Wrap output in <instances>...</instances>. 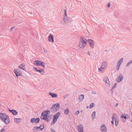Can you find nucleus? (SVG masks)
Here are the masks:
<instances>
[{"label": "nucleus", "mask_w": 132, "mask_h": 132, "mask_svg": "<svg viewBox=\"0 0 132 132\" xmlns=\"http://www.w3.org/2000/svg\"><path fill=\"white\" fill-rule=\"evenodd\" d=\"M18 97L19 98H20V96H18Z\"/></svg>", "instance_id": "e2e57ef3"}, {"label": "nucleus", "mask_w": 132, "mask_h": 132, "mask_svg": "<svg viewBox=\"0 0 132 132\" xmlns=\"http://www.w3.org/2000/svg\"><path fill=\"white\" fill-rule=\"evenodd\" d=\"M131 122H132V119L131 120Z\"/></svg>", "instance_id": "0e129e2a"}, {"label": "nucleus", "mask_w": 132, "mask_h": 132, "mask_svg": "<svg viewBox=\"0 0 132 132\" xmlns=\"http://www.w3.org/2000/svg\"><path fill=\"white\" fill-rule=\"evenodd\" d=\"M116 117V116L115 113L113 114V116L112 117V120H114V119H115V117Z\"/></svg>", "instance_id": "c85d7f7f"}, {"label": "nucleus", "mask_w": 132, "mask_h": 132, "mask_svg": "<svg viewBox=\"0 0 132 132\" xmlns=\"http://www.w3.org/2000/svg\"><path fill=\"white\" fill-rule=\"evenodd\" d=\"M43 62L39 60H36L34 62V65L37 66H41Z\"/></svg>", "instance_id": "1a4fd4ad"}, {"label": "nucleus", "mask_w": 132, "mask_h": 132, "mask_svg": "<svg viewBox=\"0 0 132 132\" xmlns=\"http://www.w3.org/2000/svg\"><path fill=\"white\" fill-rule=\"evenodd\" d=\"M40 129V128L39 127H34L33 129H32V130L34 131H34V130L36 129Z\"/></svg>", "instance_id": "7c9ffc66"}, {"label": "nucleus", "mask_w": 132, "mask_h": 132, "mask_svg": "<svg viewBox=\"0 0 132 132\" xmlns=\"http://www.w3.org/2000/svg\"><path fill=\"white\" fill-rule=\"evenodd\" d=\"M64 113L65 114H66V109L64 110Z\"/></svg>", "instance_id": "603ef678"}, {"label": "nucleus", "mask_w": 132, "mask_h": 132, "mask_svg": "<svg viewBox=\"0 0 132 132\" xmlns=\"http://www.w3.org/2000/svg\"><path fill=\"white\" fill-rule=\"evenodd\" d=\"M81 40L79 42V46L80 48L83 49L86 45L87 41L85 38L81 37Z\"/></svg>", "instance_id": "f03ea898"}, {"label": "nucleus", "mask_w": 132, "mask_h": 132, "mask_svg": "<svg viewBox=\"0 0 132 132\" xmlns=\"http://www.w3.org/2000/svg\"><path fill=\"white\" fill-rule=\"evenodd\" d=\"M72 21L71 18L67 16V23H70Z\"/></svg>", "instance_id": "412c9836"}, {"label": "nucleus", "mask_w": 132, "mask_h": 132, "mask_svg": "<svg viewBox=\"0 0 132 132\" xmlns=\"http://www.w3.org/2000/svg\"><path fill=\"white\" fill-rule=\"evenodd\" d=\"M120 65H119L117 64L116 66V70L117 71H118L119 70Z\"/></svg>", "instance_id": "2f4dec72"}, {"label": "nucleus", "mask_w": 132, "mask_h": 132, "mask_svg": "<svg viewBox=\"0 0 132 132\" xmlns=\"http://www.w3.org/2000/svg\"><path fill=\"white\" fill-rule=\"evenodd\" d=\"M118 103H117L116 105H115V106H118Z\"/></svg>", "instance_id": "4d7b16f0"}, {"label": "nucleus", "mask_w": 132, "mask_h": 132, "mask_svg": "<svg viewBox=\"0 0 132 132\" xmlns=\"http://www.w3.org/2000/svg\"><path fill=\"white\" fill-rule=\"evenodd\" d=\"M96 114V112L95 111H94L92 115V116L93 117V118H95V116Z\"/></svg>", "instance_id": "cd10ccee"}, {"label": "nucleus", "mask_w": 132, "mask_h": 132, "mask_svg": "<svg viewBox=\"0 0 132 132\" xmlns=\"http://www.w3.org/2000/svg\"><path fill=\"white\" fill-rule=\"evenodd\" d=\"M25 67V64L24 63H23L21 64L19 66L18 68H21L23 70H25L26 68Z\"/></svg>", "instance_id": "a211bd4d"}, {"label": "nucleus", "mask_w": 132, "mask_h": 132, "mask_svg": "<svg viewBox=\"0 0 132 132\" xmlns=\"http://www.w3.org/2000/svg\"><path fill=\"white\" fill-rule=\"evenodd\" d=\"M61 114L59 112H57L54 116L53 121L51 123V125H54L57 121V120L59 118Z\"/></svg>", "instance_id": "20e7f679"}, {"label": "nucleus", "mask_w": 132, "mask_h": 132, "mask_svg": "<svg viewBox=\"0 0 132 132\" xmlns=\"http://www.w3.org/2000/svg\"><path fill=\"white\" fill-rule=\"evenodd\" d=\"M114 120L115 122V125L116 127H117L118 125L119 120L118 119H115Z\"/></svg>", "instance_id": "393cba45"}, {"label": "nucleus", "mask_w": 132, "mask_h": 132, "mask_svg": "<svg viewBox=\"0 0 132 132\" xmlns=\"http://www.w3.org/2000/svg\"><path fill=\"white\" fill-rule=\"evenodd\" d=\"M77 129L78 132H84V127L82 124H80L77 126Z\"/></svg>", "instance_id": "6e6552de"}, {"label": "nucleus", "mask_w": 132, "mask_h": 132, "mask_svg": "<svg viewBox=\"0 0 132 132\" xmlns=\"http://www.w3.org/2000/svg\"><path fill=\"white\" fill-rule=\"evenodd\" d=\"M103 80L104 82L107 83L106 86H109L110 85L108 77H105Z\"/></svg>", "instance_id": "2eb2a0df"}, {"label": "nucleus", "mask_w": 132, "mask_h": 132, "mask_svg": "<svg viewBox=\"0 0 132 132\" xmlns=\"http://www.w3.org/2000/svg\"><path fill=\"white\" fill-rule=\"evenodd\" d=\"M113 89H112V88L110 89V90L111 91H112V92H113V91H112V90H113Z\"/></svg>", "instance_id": "13d9d810"}, {"label": "nucleus", "mask_w": 132, "mask_h": 132, "mask_svg": "<svg viewBox=\"0 0 132 132\" xmlns=\"http://www.w3.org/2000/svg\"><path fill=\"white\" fill-rule=\"evenodd\" d=\"M43 49L44 50V52L45 53H47V50H45V48H43Z\"/></svg>", "instance_id": "c03bdc74"}, {"label": "nucleus", "mask_w": 132, "mask_h": 132, "mask_svg": "<svg viewBox=\"0 0 132 132\" xmlns=\"http://www.w3.org/2000/svg\"><path fill=\"white\" fill-rule=\"evenodd\" d=\"M110 3L109 2L107 6L108 7H110Z\"/></svg>", "instance_id": "a19ab883"}, {"label": "nucleus", "mask_w": 132, "mask_h": 132, "mask_svg": "<svg viewBox=\"0 0 132 132\" xmlns=\"http://www.w3.org/2000/svg\"><path fill=\"white\" fill-rule=\"evenodd\" d=\"M66 112H67V115L69 112V111L68 109V108H67V110H66Z\"/></svg>", "instance_id": "4c0bfd02"}, {"label": "nucleus", "mask_w": 132, "mask_h": 132, "mask_svg": "<svg viewBox=\"0 0 132 132\" xmlns=\"http://www.w3.org/2000/svg\"><path fill=\"white\" fill-rule=\"evenodd\" d=\"M46 121L47 122H49L50 120V119H49L48 118H47L46 119Z\"/></svg>", "instance_id": "09e8293b"}, {"label": "nucleus", "mask_w": 132, "mask_h": 132, "mask_svg": "<svg viewBox=\"0 0 132 132\" xmlns=\"http://www.w3.org/2000/svg\"><path fill=\"white\" fill-rule=\"evenodd\" d=\"M84 98V95L83 94H81L80 95L79 97V99L80 100V101H82L83 100Z\"/></svg>", "instance_id": "5701e85b"}, {"label": "nucleus", "mask_w": 132, "mask_h": 132, "mask_svg": "<svg viewBox=\"0 0 132 132\" xmlns=\"http://www.w3.org/2000/svg\"><path fill=\"white\" fill-rule=\"evenodd\" d=\"M49 95L51 96L53 98H56L57 96V95L56 93H53L50 92L49 93Z\"/></svg>", "instance_id": "6ab92c4d"}, {"label": "nucleus", "mask_w": 132, "mask_h": 132, "mask_svg": "<svg viewBox=\"0 0 132 132\" xmlns=\"http://www.w3.org/2000/svg\"><path fill=\"white\" fill-rule=\"evenodd\" d=\"M45 63L44 62H43V64H42V65H41V66L43 67L44 68H45Z\"/></svg>", "instance_id": "58836bf2"}, {"label": "nucleus", "mask_w": 132, "mask_h": 132, "mask_svg": "<svg viewBox=\"0 0 132 132\" xmlns=\"http://www.w3.org/2000/svg\"><path fill=\"white\" fill-rule=\"evenodd\" d=\"M14 72L17 78L18 76H21L22 75V73L21 71L18 69H15L14 70Z\"/></svg>", "instance_id": "0eeeda50"}, {"label": "nucleus", "mask_w": 132, "mask_h": 132, "mask_svg": "<svg viewBox=\"0 0 132 132\" xmlns=\"http://www.w3.org/2000/svg\"><path fill=\"white\" fill-rule=\"evenodd\" d=\"M0 132H1V131H0Z\"/></svg>", "instance_id": "69168bd1"}, {"label": "nucleus", "mask_w": 132, "mask_h": 132, "mask_svg": "<svg viewBox=\"0 0 132 132\" xmlns=\"http://www.w3.org/2000/svg\"><path fill=\"white\" fill-rule=\"evenodd\" d=\"M21 119V118H15L14 119V121L17 123H19L20 122Z\"/></svg>", "instance_id": "aec40b11"}, {"label": "nucleus", "mask_w": 132, "mask_h": 132, "mask_svg": "<svg viewBox=\"0 0 132 132\" xmlns=\"http://www.w3.org/2000/svg\"><path fill=\"white\" fill-rule=\"evenodd\" d=\"M114 120H112L111 121V123H112V124L113 126V125H114Z\"/></svg>", "instance_id": "de8ad7c7"}, {"label": "nucleus", "mask_w": 132, "mask_h": 132, "mask_svg": "<svg viewBox=\"0 0 132 132\" xmlns=\"http://www.w3.org/2000/svg\"><path fill=\"white\" fill-rule=\"evenodd\" d=\"M100 130L102 132H106L107 131V128L105 124H103L101 125L100 127Z\"/></svg>", "instance_id": "f8f14e48"}, {"label": "nucleus", "mask_w": 132, "mask_h": 132, "mask_svg": "<svg viewBox=\"0 0 132 132\" xmlns=\"http://www.w3.org/2000/svg\"><path fill=\"white\" fill-rule=\"evenodd\" d=\"M53 116L52 115H49L48 116V118H49L50 119H52V116Z\"/></svg>", "instance_id": "e433bc0d"}, {"label": "nucleus", "mask_w": 132, "mask_h": 132, "mask_svg": "<svg viewBox=\"0 0 132 132\" xmlns=\"http://www.w3.org/2000/svg\"><path fill=\"white\" fill-rule=\"evenodd\" d=\"M60 108V104L55 103L54 104L51 109V111L52 113L57 111Z\"/></svg>", "instance_id": "7ed1b4c3"}, {"label": "nucleus", "mask_w": 132, "mask_h": 132, "mask_svg": "<svg viewBox=\"0 0 132 132\" xmlns=\"http://www.w3.org/2000/svg\"><path fill=\"white\" fill-rule=\"evenodd\" d=\"M107 51H108V50H105V52H107Z\"/></svg>", "instance_id": "680f3d73"}, {"label": "nucleus", "mask_w": 132, "mask_h": 132, "mask_svg": "<svg viewBox=\"0 0 132 132\" xmlns=\"http://www.w3.org/2000/svg\"><path fill=\"white\" fill-rule=\"evenodd\" d=\"M130 64H131L130 62H128L127 64L126 65V67L128 66Z\"/></svg>", "instance_id": "49530a36"}, {"label": "nucleus", "mask_w": 132, "mask_h": 132, "mask_svg": "<svg viewBox=\"0 0 132 132\" xmlns=\"http://www.w3.org/2000/svg\"><path fill=\"white\" fill-rule=\"evenodd\" d=\"M64 98V99L65 98V96H63Z\"/></svg>", "instance_id": "052dcab7"}, {"label": "nucleus", "mask_w": 132, "mask_h": 132, "mask_svg": "<svg viewBox=\"0 0 132 132\" xmlns=\"http://www.w3.org/2000/svg\"><path fill=\"white\" fill-rule=\"evenodd\" d=\"M40 129L41 130H43L44 128V125L43 124H42L39 126Z\"/></svg>", "instance_id": "a878e982"}, {"label": "nucleus", "mask_w": 132, "mask_h": 132, "mask_svg": "<svg viewBox=\"0 0 132 132\" xmlns=\"http://www.w3.org/2000/svg\"><path fill=\"white\" fill-rule=\"evenodd\" d=\"M48 115L47 114L46 112H44V111L41 114V118L42 119L45 120L47 118Z\"/></svg>", "instance_id": "9d476101"}, {"label": "nucleus", "mask_w": 132, "mask_h": 132, "mask_svg": "<svg viewBox=\"0 0 132 132\" xmlns=\"http://www.w3.org/2000/svg\"><path fill=\"white\" fill-rule=\"evenodd\" d=\"M102 69H102V68H101V67H100V68H99L98 69V71L100 72V71H102Z\"/></svg>", "instance_id": "37998d69"}, {"label": "nucleus", "mask_w": 132, "mask_h": 132, "mask_svg": "<svg viewBox=\"0 0 132 132\" xmlns=\"http://www.w3.org/2000/svg\"><path fill=\"white\" fill-rule=\"evenodd\" d=\"M79 111L78 110L76 112L75 114L76 115H77L79 113Z\"/></svg>", "instance_id": "f704fd0d"}, {"label": "nucleus", "mask_w": 132, "mask_h": 132, "mask_svg": "<svg viewBox=\"0 0 132 132\" xmlns=\"http://www.w3.org/2000/svg\"><path fill=\"white\" fill-rule=\"evenodd\" d=\"M48 40L49 42H53L54 40L53 35L52 34H50L48 37Z\"/></svg>", "instance_id": "4468645a"}, {"label": "nucleus", "mask_w": 132, "mask_h": 132, "mask_svg": "<svg viewBox=\"0 0 132 132\" xmlns=\"http://www.w3.org/2000/svg\"><path fill=\"white\" fill-rule=\"evenodd\" d=\"M40 119L39 118L37 117L36 119L35 118H32L30 120V122L32 123H38L39 122Z\"/></svg>", "instance_id": "39448f33"}, {"label": "nucleus", "mask_w": 132, "mask_h": 132, "mask_svg": "<svg viewBox=\"0 0 132 132\" xmlns=\"http://www.w3.org/2000/svg\"><path fill=\"white\" fill-rule=\"evenodd\" d=\"M6 126H4V128L2 129L1 131V132H5L6 131V130L4 129V128L6 127Z\"/></svg>", "instance_id": "72a5a7b5"}, {"label": "nucleus", "mask_w": 132, "mask_h": 132, "mask_svg": "<svg viewBox=\"0 0 132 132\" xmlns=\"http://www.w3.org/2000/svg\"><path fill=\"white\" fill-rule=\"evenodd\" d=\"M90 54H91V53H89V51H88V55H90Z\"/></svg>", "instance_id": "864d4df0"}, {"label": "nucleus", "mask_w": 132, "mask_h": 132, "mask_svg": "<svg viewBox=\"0 0 132 132\" xmlns=\"http://www.w3.org/2000/svg\"><path fill=\"white\" fill-rule=\"evenodd\" d=\"M103 64H104V63L102 64V65H101V68H102V69H104V68L105 67H104V66L103 65Z\"/></svg>", "instance_id": "ea45409f"}, {"label": "nucleus", "mask_w": 132, "mask_h": 132, "mask_svg": "<svg viewBox=\"0 0 132 132\" xmlns=\"http://www.w3.org/2000/svg\"><path fill=\"white\" fill-rule=\"evenodd\" d=\"M126 119H128L130 118V117L128 114H126Z\"/></svg>", "instance_id": "79ce46f5"}, {"label": "nucleus", "mask_w": 132, "mask_h": 132, "mask_svg": "<svg viewBox=\"0 0 132 132\" xmlns=\"http://www.w3.org/2000/svg\"><path fill=\"white\" fill-rule=\"evenodd\" d=\"M64 15L63 18V20L61 22V23L63 24H65V22L66 21V18H65V17L66 16V10H64Z\"/></svg>", "instance_id": "dca6fc26"}, {"label": "nucleus", "mask_w": 132, "mask_h": 132, "mask_svg": "<svg viewBox=\"0 0 132 132\" xmlns=\"http://www.w3.org/2000/svg\"><path fill=\"white\" fill-rule=\"evenodd\" d=\"M34 69L36 71L40 73L42 75H43L44 72V70L42 69H37L36 68H34Z\"/></svg>", "instance_id": "9b49d317"}, {"label": "nucleus", "mask_w": 132, "mask_h": 132, "mask_svg": "<svg viewBox=\"0 0 132 132\" xmlns=\"http://www.w3.org/2000/svg\"><path fill=\"white\" fill-rule=\"evenodd\" d=\"M129 62H130V63H132V60H131V61H130Z\"/></svg>", "instance_id": "6e6d98bb"}, {"label": "nucleus", "mask_w": 132, "mask_h": 132, "mask_svg": "<svg viewBox=\"0 0 132 132\" xmlns=\"http://www.w3.org/2000/svg\"><path fill=\"white\" fill-rule=\"evenodd\" d=\"M86 108H89V106H86Z\"/></svg>", "instance_id": "bf43d9fd"}, {"label": "nucleus", "mask_w": 132, "mask_h": 132, "mask_svg": "<svg viewBox=\"0 0 132 132\" xmlns=\"http://www.w3.org/2000/svg\"><path fill=\"white\" fill-rule=\"evenodd\" d=\"M95 104L94 103H93L90 104L89 108L90 109L92 108L95 106Z\"/></svg>", "instance_id": "bb28decb"}, {"label": "nucleus", "mask_w": 132, "mask_h": 132, "mask_svg": "<svg viewBox=\"0 0 132 132\" xmlns=\"http://www.w3.org/2000/svg\"><path fill=\"white\" fill-rule=\"evenodd\" d=\"M44 112H46L47 115L50 113V111L49 110H45Z\"/></svg>", "instance_id": "473e14b6"}, {"label": "nucleus", "mask_w": 132, "mask_h": 132, "mask_svg": "<svg viewBox=\"0 0 132 132\" xmlns=\"http://www.w3.org/2000/svg\"><path fill=\"white\" fill-rule=\"evenodd\" d=\"M117 83L115 84L114 85L112 86V89H113L117 87Z\"/></svg>", "instance_id": "c9c22d12"}, {"label": "nucleus", "mask_w": 132, "mask_h": 132, "mask_svg": "<svg viewBox=\"0 0 132 132\" xmlns=\"http://www.w3.org/2000/svg\"><path fill=\"white\" fill-rule=\"evenodd\" d=\"M102 63H104L103 64V65L104 66V67H106L107 65V63L106 62H104Z\"/></svg>", "instance_id": "c756f323"}, {"label": "nucleus", "mask_w": 132, "mask_h": 132, "mask_svg": "<svg viewBox=\"0 0 132 132\" xmlns=\"http://www.w3.org/2000/svg\"><path fill=\"white\" fill-rule=\"evenodd\" d=\"M126 120L125 119V120L124 119L123 120V122H125L126 121Z\"/></svg>", "instance_id": "5fc2aeb1"}, {"label": "nucleus", "mask_w": 132, "mask_h": 132, "mask_svg": "<svg viewBox=\"0 0 132 132\" xmlns=\"http://www.w3.org/2000/svg\"><path fill=\"white\" fill-rule=\"evenodd\" d=\"M123 61V58H121L120 60H119L118 63H117V64L119 65H120L121 63Z\"/></svg>", "instance_id": "4be33fe9"}, {"label": "nucleus", "mask_w": 132, "mask_h": 132, "mask_svg": "<svg viewBox=\"0 0 132 132\" xmlns=\"http://www.w3.org/2000/svg\"><path fill=\"white\" fill-rule=\"evenodd\" d=\"M123 77L122 76V74H120L119 76L117 77L116 81L118 82H120L121 81L123 80Z\"/></svg>", "instance_id": "ddd939ff"}, {"label": "nucleus", "mask_w": 132, "mask_h": 132, "mask_svg": "<svg viewBox=\"0 0 132 132\" xmlns=\"http://www.w3.org/2000/svg\"><path fill=\"white\" fill-rule=\"evenodd\" d=\"M92 93L93 94H96V92L95 91H93L92 92Z\"/></svg>", "instance_id": "3c124183"}, {"label": "nucleus", "mask_w": 132, "mask_h": 132, "mask_svg": "<svg viewBox=\"0 0 132 132\" xmlns=\"http://www.w3.org/2000/svg\"><path fill=\"white\" fill-rule=\"evenodd\" d=\"M88 43L89 44L90 46L92 48H93L94 45V41L91 39H88L87 40Z\"/></svg>", "instance_id": "423d86ee"}, {"label": "nucleus", "mask_w": 132, "mask_h": 132, "mask_svg": "<svg viewBox=\"0 0 132 132\" xmlns=\"http://www.w3.org/2000/svg\"><path fill=\"white\" fill-rule=\"evenodd\" d=\"M9 111L14 116L18 114L17 112L15 110L13 109L11 110L10 109H9Z\"/></svg>", "instance_id": "f3484780"}, {"label": "nucleus", "mask_w": 132, "mask_h": 132, "mask_svg": "<svg viewBox=\"0 0 132 132\" xmlns=\"http://www.w3.org/2000/svg\"><path fill=\"white\" fill-rule=\"evenodd\" d=\"M125 114H122L121 116V118L122 119H126V115Z\"/></svg>", "instance_id": "b1692460"}, {"label": "nucleus", "mask_w": 132, "mask_h": 132, "mask_svg": "<svg viewBox=\"0 0 132 132\" xmlns=\"http://www.w3.org/2000/svg\"><path fill=\"white\" fill-rule=\"evenodd\" d=\"M51 130L52 132H55V131L52 128L51 129Z\"/></svg>", "instance_id": "a18cd8bd"}, {"label": "nucleus", "mask_w": 132, "mask_h": 132, "mask_svg": "<svg viewBox=\"0 0 132 132\" xmlns=\"http://www.w3.org/2000/svg\"><path fill=\"white\" fill-rule=\"evenodd\" d=\"M15 27H11V28H10V31H12V30H13V29Z\"/></svg>", "instance_id": "8fccbe9b"}, {"label": "nucleus", "mask_w": 132, "mask_h": 132, "mask_svg": "<svg viewBox=\"0 0 132 132\" xmlns=\"http://www.w3.org/2000/svg\"><path fill=\"white\" fill-rule=\"evenodd\" d=\"M0 118L2 121L6 124H9L10 122L9 116L5 113L0 112Z\"/></svg>", "instance_id": "f257e3e1"}]
</instances>
